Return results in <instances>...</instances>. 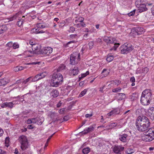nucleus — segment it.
Segmentation results:
<instances>
[{"label":"nucleus","mask_w":154,"mask_h":154,"mask_svg":"<svg viewBox=\"0 0 154 154\" xmlns=\"http://www.w3.org/2000/svg\"><path fill=\"white\" fill-rule=\"evenodd\" d=\"M63 82V77L61 73L55 72L52 75L50 84L53 87H57L61 85Z\"/></svg>","instance_id":"1"},{"label":"nucleus","mask_w":154,"mask_h":154,"mask_svg":"<svg viewBox=\"0 0 154 154\" xmlns=\"http://www.w3.org/2000/svg\"><path fill=\"white\" fill-rule=\"evenodd\" d=\"M142 140L145 142H150L154 139V127L150 128L145 134L142 137Z\"/></svg>","instance_id":"2"},{"label":"nucleus","mask_w":154,"mask_h":154,"mask_svg":"<svg viewBox=\"0 0 154 154\" xmlns=\"http://www.w3.org/2000/svg\"><path fill=\"white\" fill-rule=\"evenodd\" d=\"M121 53L126 54L131 52L134 49V47L129 43H125L120 47Z\"/></svg>","instance_id":"3"},{"label":"nucleus","mask_w":154,"mask_h":154,"mask_svg":"<svg viewBox=\"0 0 154 154\" xmlns=\"http://www.w3.org/2000/svg\"><path fill=\"white\" fill-rule=\"evenodd\" d=\"M19 139L21 144L20 147L22 150H24L27 149L29 147V145L26 137L23 135L21 136Z\"/></svg>","instance_id":"4"},{"label":"nucleus","mask_w":154,"mask_h":154,"mask_svg":"<svg viewBox=\"0 0 154 154\" xmlns=\"http://www.w3.org/2000/svg\"><path fill=\"white\" fill-rule=\"evenodd\" d=\"M80 54L77 52L73 53L70 55V63L73 65L77 63L80 60Z\"/></svg>","instance_id":"5"},{"label":"nucleus","mask_w":154,"mask_h":154,"mask_svg":"<svg viewBox=\"0 0 154 154\" xmlns=\"http://www.w3.org/2000/svg\"><path fill=\"white\" fill-rule=\"evenodd\" d=\"M136 121L141 124H145L147 126L150 127V122L149 119L145 116H138Z\"/></svg>","instance_id":"6"},{"label":"nucleus","mask_w":154,"mask_h":154,"mask_svg":"<svg viewBox=\"0 0 154 154\" xmlns=\"http://www.w3.org/2000/svg\"><path fill=\"white\" fill-rule=\"evenodd\" d=\"M136 125L137 130L139 131L144 132L149 129V127L147 126L145 124H141L136 121Z\"/></svg>","instance_id":"7"},{"label":"nucleus","mask_w":154,"mask_h":154,"mask_svg":"<svg viewBox=\"0 0 154 154\" xmlns=\"http://www.w3.org/2000/svg\"><path fill=\"white\" fill-rule=\"evenodd\" d=\"M113 152L117 154H122V152L124 149V147L122 145H115L113 146Z\"/></svg>","instance_id":"8"},{"label":"nucleus","mask_w":154,"mask_h":154,"mask_svg":"<svg viewBox=\"0 0 154 154\" xmlns=\"http://www.w3.org/2000/svg\"><path fill=\"white\" fill-rule=\"evenodd\" d=\"M53 51V49L50 47H46L42 49L40 51V53L44 55H49Z\"/></svg>","instance_id":"9"},{"label":"nucleus","mask_w":154,"mask_h":154,"mask_svg":"<svg viewBox=\"0 0 154 154\" xmlns=\"http://www.w3.org/2000/svg\"><path fill=\"white\" fill-rule=\"evenodd\" d=\"M145 32V30L142 27H136L131 31V33L134 34L140 35Z\"/></svg>","instance_id":"10"},{"label":"nucleus","mask_w":154,"mask_h":154,"mask_svg":"<svg viewBox=\"0 0 154 154\" xmlns=\"http://www.w3.org/2000/svg\"><path fill=\"white\" fill-rule=\"evenodd\" d=\"M47 75V74L45 72L38 74L33 78L32 81H34V82L37 81L44 78Z\"/></svg>","instance_id":"11"},{"label":"nucleus","mask_w":154,"mask_h":154,"mask_svg":"<svg viewBox=\"0 0 154 154\" xmlns=\"http://www.w3.org/2000/svg\"><path fill=\"white\" fill-rule=\"evenodd\" d=\"M32 51H29L28 52L31 54H38L39 51V48L38 45L35 44L32 46Z\"/></svg>","instance_id":"12"},{"label":"nucleus","mask_w":154,"mask_h":154,"mask_svg":"<svg viewBox=\"0 0 154 154\" xmlns=\"http://www.w3.org/2000/svg\"><path fill=\"white\" fill-rule=\"evenodd\" d=\"M150 100V99L147 98L145 96L142 95L140 98V102L143 105H148L150 103L149 100Z\"/></svg>","instance_id":"13"},{"label":"nucleus","mask_w":154,"mask_h":154,"mask_svg":"<svg viewBox=\"0 0 154 154\" xmlns=\"http://www.w3.org/2000/svg\"><path fill=\"white\" fill-rule=\"evenodd\" d=\"M119 139L122 142L126 143L128 140V136L127 134H119Z\"/></svg>","instance_id":"14"},{"label":"nucleus","mask_w":154,"mask_h":154,"mask_svg":"<svg viewBox=\"0 0 154 154\" xmlns=\"http://www.w3.org/2000/svg\"><path fill=\"white\" fill-rule=\"evenodd\" d=\"M151 95V90L149 89L145 90L143 92L142 94V95L149 99H150Z\"/></svg>","instance_id":"15"},{"label":"nucleus","mask_w":154,"mask_h":154,"mask_svg":"<svg viewBox=\"0 0 154 154\" xmlns=\"http://www.w3.org/2000/svg\"><path fill=\"white\" fill-rule=\"evenodd\" d=\"M148 114L151 119L152 120H154V107H151L148 110Z\"/></svg>","instance_id":"16"},{"label":"nucleus","mask_w":154,"mask_h":154,"mask_svg":"<svg viewBox=\"0 0 154 154\" xmlns=\"http://www.w3.org/2000/svg\"><path fill=\"white\" fill-rule=\"evenodd\" d=\"M94 129V128L92 126H90L87 128L85 129L84 130L79 133V134L82 133L83 134H85L88 133L92 132Z\"/></svg>","instance_id":"17"},{"label":"nucleus","mask_w":154,"mask_h":154,"mask_svg":"<svg viewBox=\"0 0 154 154\" xmlns=\"http://www.w3.org/2000/svg\"><path fill=\"white\" fill-rule=\"evenodd\" d=\"M120 113V109L119 108H116L111 111L110 112L108 113L107 115L109 116H111L112 115H116L119 114Z\"/></svg>","instance_id":"18"},{"label":"nucleus","mask_w":154,"mask_h":154,"mask_svg":"<svg viewBox=\"0 0 154 154\" xmlns=\"http://www.w3.org/2000/svg\"><path fill=\"white\" fill-rule=\"evenodd\" d=\"M78 68L77 66H75L74 68L70 71V75L73 76L76 75L78 73Z\"/></svg>","instance_id":"19"},{"label":"nucleus","mask_w":154,"mask_h":154,"mask_svg":"<svg viewBox=\"0 0 154 154\" xmlns=\"http://www.w3.org/2000/svg\"><path fill=\"white\" fill-rule=\"evenodd\" d=\"M103 40L107 44H116L114 42L113 39L109 37L106 36L104 37L103 38Z\"/></svg>","instance_id":"20"},{"label":"nucleus","mask_w":154,"mask_h":154,"mask_svg":"<svg viewBox=\"0 0 154 154\" xmlns=\"http://www.w3.org/2000/svg\"><path fill=\"white\" fill-rule=\"evenodd\" d=\"M14 104L12 102H6L2 104L1 107L2 108H5L8 107L10 108H12L13 107Z\"/></svg>","instance_id":"21"},{"label":"nucleus","mask_w":154,"mask_h":154,"mask_svg":"<svg viewBox=\"0 0 154 154\" xmlns=\"http://www.w3.org/2000/svg\"><path fill=\"white\" fill-rule=\"evenodd\" d=\"M139 7H137L139 8V11L140 12H142L143 11H146L147 10V8L146 7V5L145 3L140 5Z\"/></svg>","instance_id":"22"},{"label":"nucleus","mask_w":154,"mask_h":154,"mask_svg":"<svg viewBox=\"0 0 154 154\" xmlns=\"http://www.w3.org/2000/svg\"><path fill=\"white\" fill-rule=\"evenodd\" d=\"M59 92L56 89H53L50 93V95L53 97H56L59 95Z\"/></svg>","instance_id":"23"},{"label":"nucleus","mask_w":154,"mask_h":154,"mask_svg":"<svg viewBox=\"0 0 154 154\" xmlns=\"http://www.w3.org/2000/svg\"><path fill=\"white\" fill-rule=\"evenodd\" d=\"M44 121V118L43 117H40L37 118L36 124L38 125H41Z\"/></svg>","instance_id":"24"},{"label":"nucleus","mask_w":154,"mask_h":154,"mask_svg":"<svg viewBox=\"0 0 154 154\" xmlns=\"http://www.w3.org/2000/svg\"><path fill=\"white\" fill-rule=\"evenodd\" d=\"M146 0H137L135 4L137 7H139L140 5L145 3Z\"/></svg>","instance_id":"25"},{"label":"nucleus","mask_w":154,"mask_h":154,"mask_svg":"<svg viewBox=\"0 0 154 154\" xmlns=\"http://www.w3.org/2000/svg\"><path fill=\"white\" fill-rule=\"evenodd\" d=\"M109 73V70H108L107 69H103L101 74H103V77H105L107 76Z\"/></svg>","instance_id":"26"},{"label":"nucleus","mask_w":154,"mask_h":154,"mask_svg":"<svg viewBox=\"0 0 154 154\" xmlns=\"http://www.w3.org/2000/svg\"><path fill=\"white\" fill-rule=\"evenodd\" d=\"M118 96L119 97L118 100H122L126 98V96L124 93H119L118 94Z\"/></svg>","instance_id":"27"},{"label":"nucleus","mask_w":154,"mask_h":154,"mask_svg":"<svg viewBox=\"0 0 154 154\" xmlns=\"http://www.w3.org/2000/svg\"><path fill=\"white\" fill-rule=\"evenodd\" d=\"M26 68V67L21 66H17L14 68V70L15 72H18L19 71H21Z\"/></svg>","instance_id":"28"},{"label":"nucleus","mask_w":154,"mask_h":154,"mask_svg":"<svg viewBox=\"0 0 154 154\" xmlns=\"http://www.w3.org/2000/svg\"><path fill=\"white\" fill-rule=\"evenodd\" d=\"M1 86L5 85L8 83V80L5 78L0 79Z\"/></svg>","instance_id":"29"},{"label":"nucleus","mask_w":154,"mask_h":154,"mask_svg":"<svg viewBox=\"0 0 154 154\" xmlns=\"http://www.w3.org/2000/svg\"><path fill=\"white\" fill-rule=\"evenodd\" d=\"M66 66L64 65L61 64L58 67V68L57 69V70L56 72H59L65 69H66Z\"/></svg>","instance_id":"30"},{"label":"nucleus","mask_w":154,"mask_h":154,"mask_svg":"<svg viewBox=\"0 0 154 154\" xmlns=\"http://www.w3.org/2000/svg\"><path fill=\"white\" fill-rule=\"evenodd\" d=\"M135 152V150L133 149L129 148L127 149L125 152L128 154H132Z\"/></svg>","instance_id":"31"},{"label":"nucleus","mask_w":154,"mask_h":154,"mask_svg":"<svg viewBox=\"0 0 154 154\" xmlns=\"http://www.w3.org/2000/svg\"><path fill=\"white\" fill-rule=\"evenodd\" d=\"M75 26L77 28H79L81 27H85L86 24L84 22H80L75 24Z\"/></svg>","instance_id":"32"},{"label":"nucleus","mask_w":154,"mask_h":154,"mask_svg":"<svg viewBox=\"0 0 154 154\" xmlns=\"http://www.w3.org/2000/svg\"><path fill=\"white\" fill-rule=\"evenodd\" d=\"M90 151V149L89 147L85 148L82 149V152L84 154H87Z\"/></svg>","instance_id":"33"},{"label":"nucleus","mask_w":154,"mask_h":154,"mask_svg":"<svg viewBox=\"0 0 154 154\" xmlns=\"http://www.w3.org/2000/svg\"><path fill=\"white\" fill-rule=\"evenodd\" d=\"M84 18L82 17H78L77 19H76L75 20V22L76 23L78 22H83V21L84 20Z\"/></svg>","instance_id":"34"},{"label":"nucleus","mask_w":154,"mask_h":154,"mask_svg":"<svg viewBox=\"0 0 154 154\" xmlns=\"http://www.w3.org/2000/svg\"><path fill=\"white\" fill-rule=\"evenodd\" d=\"M33 78L32 77H30L24 80L23 82V83H24V84H26L27 82H34V81H32V79H33Z\"/></svg>","instance_id":"35"},{"label":"nucleus","mask_w":154,"mask_h":154,"mask_svg":"<svg viewBox=\"0 0 154 154\" xmlns=\"http://www.w3.org/2000/svg\"><path fill=\"white\" fill-rule=\"evenodd\" d=\"M88 91V89H85L83 91H82L79 94V96L80 97H82Z\"/></svg>","instance_id":"36"},{"label":"nucleus","mask_w":154,"mask_h":154,"mask_svg":"<svg viewBox=\"0 0 154 154\" xmlns=\"http://www.w3.org/2000/svg\"><path fill=\"white\" fill-rule=\"evenodd\" d=\"M113 57L112 56L108 55L106 60L109 62L112 61L113 59Z\"/></svg>","instance_id":"37"},{"label":"nucleus","mask_w":154,"mask_h":154,"mask_svg":"<svg viewBox=\"0 0 154 154\" xmlns=\"http://www.w3.org/2000/svg\"><path fill=\"white\" fill-rule=\"evenodd\" d=\"M22 11H20L18 12L15 15V16H16L17 18H18V20L21 19H20V16L22 14Z\"/></svg>","instance_id":"38"},{"label":"nucleus","mask_w":154,"mask_h":154,"mask_svg":"<svg viewBox=\"0 0 154 154\" xmlns=\"http://www.w3.org/2000/svg\"><path fill=\"white\" fill-rule=\"evenodd\" d=\"M122 90V88L120 87H118L117 88L113 89L112 91L113 92L117 93L120 92Z\"/></svg>","instance_id":"39"},{"label":"nucleus","mask_w":154,"mask_h":154,"mask_svg":"<svg viewBox=\"0 0 154 154\" xmlns=\"http://www.w3.org/2000/svg\"><path fill=\"white\" fill-rule=\"evenodd\" d=\"M136 94L134 93L131 96H130V98L132 100H135L137 97L136 96Z\"/></svg>","instance_id":"40"},{"label":"nucleus","mask_w":154,"mask_h":154,"mask_svg":"<svg viewBox=\"0 0 154 154\" xmlns=\"http://www.w3.org/2000/svg\"><path fill=\"white\" fill-rule=\"evenodd\" d=\"M13 45L12 47L14 49H16L18 48L19 47V45L18 43L17 42H14L13 44Z\"/></svg>","instance_id":"41"},{"label":"nucleus","mask_w":154,"mask_h":154,"mask_svg":"<svg viewBox=\"0 0 154 154\" xmlns=\"http://www.w3.org/2000/svg\"><path fill=\"white\" fill-rule=\"evenodd\" d=\"M117 124L116 123H111L109 125L108 127L110 128H113L117 126Z\"/></svg>","instance_id":"42"},{"label":"nucleus","mask_w":154,"mask_h":154,"mask_svg":"<svg viewBox=\"0 0 154 154\" xmlns=\"http://www.w3.org/2000/svg\"><path fill=\"white\" fill-rule=\"evenodd\" d=\"M65 108L61 109L59 110V112L60 114H64L65 113Z\"/></svg>","instance_id":"43"},{"label":"nucleus","mask_w":154,"mask_h":154,"mask_svg":"<svg viewBox=\"0 0 154 154\" xmlns=\"http://www.w3.org/2000/svg\"><path fill=\"white\" fill-rule=\"evenodd\" d=\"M94 45V42L93 41L90 42L88 43V45L90 49L92 48Z\"/></svg>","instance_id":"44"},{"label":"nucleus","mask_w":154,"mask_h":154,"mask_svg":"<svg viewBox=\"0 0 154 154\" xmlns=\"http://www.w3.org/2000/svg\"><path fill=\"white\" fill-rule=\"evenodd\" d=\"M75 28L73 26H70L69 30V32H73L75 31Z\"/></svg>","instance_id":"45"},{"label":"nucleus","mask_w":154,"mask_h":154,"mask_svg":"<svg viewBox=\"0 0 154 154\" xmlns=\"http://www.w3.org/2000/svg\"><path fill=\"white\" fill-rule=\"evenodd\" d=\"M135 10H133L132 11H131L128 14V15L129 16H133L135 14Z\"/></svg>","instance_id":"46"},{"label":"nucleus","mask_w":154,"mask_h":154,"mask_svg":"<svg viewBox=\"0 0 154 154\" xmlns=\"http://www.w3.org/2000/svg\"><path fill=\"white\" fill-rule=\"evenodd\" d=\"M70 37L72 39L76 38L77 37V34H72L70 35Z\"/></svg>","instance_id":"47"},{"label":"nucleus","mask_w":154,"mask_h":154,"mask_svg":"<svg viewBox=\"0 0 154 154\" xmlns=\"http://www.w3.org/2000/svg\"><path fill=\"white\" fill-rule=\"evenodd\" d=\"M13 44L12 42H9L7 44L6 46L9 48H11L13 47Z\"/></svg>","instance_id":"48"},{"label":"nucleus","mask_w":154,"mask_h":154,"mask_svg":"<svg viewBox=\"0 0 154 154\" xmlns=\"http://www.w3.org/2000/svg\"><path fill=\"white\" fill-rule=\"evenodd\" d=\"M114 83L115 85H118L121 83V81L119 80H114Z\"/></svg>","instance_id":"49"},{"label":"nucleus","mask_w":154,"mask_h":154,"mask_svg":"<svg viewBox=\"0 0 154 154\" xmlns=\"http://www.w3.org/2000/svg\"><path fill=\"white\" fill-rule=\"evenodd\" d=\"M131 112V110H128L125 112L123 114V116H127Z\"/></svg>","instance_id":"50"},{"label":"nucleus","mask_w":154,"mask_h":154,"mask_svg":"<svg viewBox=\"0 0 154 154\" xmlns=\"http://www.w3.org/2000/svg\"><path fill=\"white\" fill-rule=\"evenodd\" d=\"M37 27L38 28H43L46 27L45 26L43 25H40V23H39L37 24Z\"/></svg>","instance_id":"51"},{"label":"nucleus","mask_w":154,"mask_h":154,"mask_svg":"<svg viewBox=\"0 0 154 154\" xmlns=\"http://www.w3.org/2000/svg\"><path fill=\"white\" fill-rule=\"evenodd\" d=\"M32 119H29L26 121V122L28 124H30L32 123H34V122H32Z\"/></svg>","instance_id":"52"},{"label":"nucleus","mask_w":154,"mask_h":154,"mask_svg":"<svg viewBox=\"0 0 154 154\" xmlns=\"http://www.w3.org/2000/svg\"><path fill=\"white\" fill-rule=\"evenodd\" d=\"M105 86V85H104L102 87L100 88V90H99L100 91V92H101L102 93H103L104 92L103 89H104Z\"/></svg>","instance_id":"53"},{"label":"nucleus","mask_w":154,"mask_h":154,"mask_svg":"<svg viewBox=\"0 0 154 154\" xmlns=\"http://www.w3.org/2000/svg\"><path fill=\"white\" fill-rule=\"evenodd\" d=\"M17 19L16 16L15 15H13L12 17L10 18V21H13Z\"/></svg>","instance_id":"54"},{"label":"nucleus","mask_w":154,"mask_h":154,"mask_svg":"<svg viewBox=\"0 0 154 154\" xmlns=\"http://www.w3.org/2000/svg\"><path fill=\"white\" fill-rule=\"evenodd\" d=\"M23 22V21H22L21 20H19L17 22V24L18 26H20L22 25Z\"/></svg>","instance_id":"55"},{"label":"nucleus","mask_w":154,"mask_h":154,"mask_svg":"<svg viewBox=\"0 0 154 154\" xmlns=\"http://www.w3.org/2000/svg\"><path fill=\"white\" fill-rule=\"evenodd\" d=\"M36 119H37V118L32 119V122H34V123H33V124H36V123H37Z\"/></svg>","instance_id":"56"},{"label":"nucleus","mask_w":154,"mask_h":154,"mask_svg":"<svg viewBox=\"0 0 154 154\" xmlns=\"http://www.w3.org/2000/svg\"><path fill=\"white\" fill-rule=\"evenodd\" d=\"M4 133V131L2 129L0 128V137Z\"/></svg>","instance_id":"57"},{"label":"nucleus","mask_w":154,"mask_h":154,"mask_svg":"<svg viewBox=\"0 0 154 154\" xmlns=\"http://www.w3.org/2000/svg\"><path fill=\"white\" fill-rule=\"evenodd\" d=\"M27 128L29 129H32L34 128V127L32 125H29L27 126Z\"/></svg>","instance_id":"58"},{"label":"nucleus","mask_w":154,"mask_h":154,"mask_svg":"<svg viewBox=\"0 0 154 154\" xmlns=\"http://www.w3.org/2000/svg\"><path fill=\"white\" fill-rule=\"evenodd\" d=\"M37 63V62H32V63H28L26 64L30 65L36 64Z\"/></svg>","instance_id":"59"},{"label":"nucleus","mask_w":154,"mask_h":154,"mask_svg":"<svg viewBox=\"0 0 154 154\" xmlns=\"http://www.w3.org/2000/svg\"><path fill=\"white\" fill-rule=\"evenodd\" d=\"M130 80V81L132 82H135V79L134 77H131V78Z\"/></svg>","instance_id":"60"},{"label":"nucleus","mask_w":154,"mask_h":154,"mask_svg":"<svg viewBox=\"0 0 154 154\" xmlns=\"http://www.w3.org/2000/svg\"><path fill=\"white\" fill-rule=\"evenodd\" d=\"M0 154H6V152L4 151H3L0 149Z\"/></svg>","instance_id":"61"},{"label":"nucleus","mask_w":154,"mask_h":154,"mask_svg":"<svg viewBox=\"0 0 154 154\" xmlns=\"http://www.w3.org/2000/svg\"><path fill=\"white\" fill-rule=\"evenodd\" d=\"M14 153L15 154H20L17 148L15 149Z\"/></svg>","instance_id":"62"},{"label":"nucleus","mask_w":154,"mask_h":154,"mask_svg":"<svg viewBox=\"0 0 154 154\" xmlns=\"http://www.w3.org/2000/svg\"><path fill=\"white\" fill-rule=\"evenodd\" d=\"M65 25V22L63 21L62 23H60V26L61 27Z\"/></svg>","instance_id":"63"},{"label":"nucleus","mask_w":154,"mask_h":154,"mask_svg":"<svg viewBox=\"0 0 154 154\" xmlns=\"http://www.w3.org/2000/svg\"><path fill=\"white\" fill-rule=\"evenodd\" d=\"M92 116V114H87L85 115V116L86 118H88Z\"/></svg>","instance_id":"64"}]
</instances>
